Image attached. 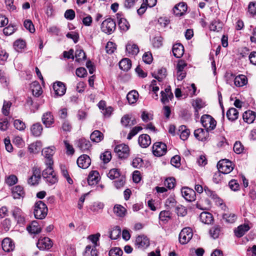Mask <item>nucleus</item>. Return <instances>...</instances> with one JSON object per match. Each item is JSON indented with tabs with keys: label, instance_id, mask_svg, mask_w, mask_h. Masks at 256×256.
<instances>
[{
	"label": "nucleus",
	"instance_id": "6e6d98bb",
	"mask_svg": "<svg viewBox=\"0 0 256 256\" xmlns=\"http://www.w3.org/2000/svg\"><path fill=\"white\" fill-rule=\"evenodd\" d=\"M108 176L111 180H114L120 177V173L118 169L112 168L108 174Z\"/></svg>",
	"mask_w": 256,
	"mask_h": 256
},
{
	"label": "nucleus",
	"instance_id": "a19ab883",
	"mask_svg": "<svg viewBox=\"0 0 256 256\" xmlns=\"http://www.w3.org/2000/svg\"><path fill=\"white\" fill-rule=\"evenodd\" d=\"M179 131L180 132V138L183 140L188 139L190 134V130L187 128L184 125L180 126L179 127Z\"/></svg>",
	"mask_w": 256,
	"mask_h": 256
},
{
	"label": "nucleus",
	"instance_id": "f8f14e48",
	"mask_svg": "<svg viewBox=\"0 0 256 256\" xmlns=\"http://www.w3.org/2000/svg\"><path fill=\"white\" fill-rule=\"evenodd\" d=\"M182 194L188 202H193L196 200V192L188 188H183L181 190Z\"/></svg>",
	"mask_w": 256,
	"mask_h": 256
},
{
	"label": "nucleus",
	"instance_id": "680f3d73",
	"mask_svg": "<svg viewBox=\"0 0 256 256\" xmlns=\"http://www.w3.org/2000/svg\"><path fill=\"white\" fill-rule=\"evenodd\" d=\"M12 106V102H7L6 100H4V104L2 108V112L3 114L6 116H8L9 114V110Z\"/></svg>",
	"mask_w": 256,
	"mask_h": 256
},
{
	"label": "nucleus",
	"instance_id": "412c9836",
	"mask_svg": "<svg viewBox=\"0 0 256 256\" xmlns=\"http://www.w3.org/2000/svg\"><path fill=\"white\" fill-rule=\"evenodd\" d=\"M138 142L142 147L146 148L150 144L151 139L148 134H142L139 136Z\"/></svg>",
	"mask_w": 256,
	"mask_h": 256
},
{
	"label": "nucleus",
	"instance_id": "5701e85b",
	"mask_svg": "<svg viewBox=\"0 0 256 256\" xmlns=\"http://www.w3.org/2000/svg\"><path fill=\"white\" fill-rule=\"evenodd\" d=\"M99 173L96 170L92 171L88 178V182L89 185H94L96 184L99 180Z\"/></svg>",
	"mask_w": 256,
	"mask_h": 256
},
{
	"label": "nucleus",
	"instance_id": "6ab92c4d",
	"mask_svg": "<svg viewBox=\"0 0 256 256\" xmlns=\"http://www.w3.org/2000/svg\"><path fill=\"white\" fill-rule=\"evenodd\" d=\"M12 196L14 199L23 198L25 196V192L23 188L20 186H16L12 188Z\"/></svg>",
	"mask_w": 256,
	"mask_h": 256
},
{
	"label": "nucleus",
	"instance_id": "473e14b6",
	"mask_svg": "<svg viewBox=\"0 0 256 256\" xmlns=\"http://www.w3.org/2000/svg\"><path fill=\"white\" fill-rule=\"evenodd\" d=\"M226 116L228 120L232 122L234 121L238 117V112L235 108H230L226 112Z\"/></svg>",
	"mask_w": 256,
	"mask_h": 256
},
{
	"label": "nucleus",
	"instance_id": "7c9ffc66",
	"mask_svg": "<svg viewBox=\"0 0 256 256\" xmlns=\"http://www.w3.org/2000/svg\"><path fill=\"white\" fill-rule=\"evenodd\" d=\"M242 116L244 122L248 124H251L256 118V114L253 111L249 110L244 112Z\"/></svg>",
	"mask_w": 256,
	"mask_h": 256
},
{
	"label": "nucleus",
	"instance_id": "e433bc0d",
	"mask_svg": "<svg viewBox=\"0 0 256 256\" xmlns=\"http://www.w3.org/2000/svg\"><path fill=\"white\" fill-rule=\"evenodd\" d=\"M54 147H48L42 150V154L46 158V162H48V160H52V157L54 154Z\"/></svg>",
	"mask_w": 256,
	"mask_h": 256
},
{
	"label": "nucleus",
	"instance_id": "79ce46f5",
	"mask_svg": "<svg viewBox=\"0 0 256 256\" xmlns=\"http://www.w3.org/2000/svg\"><path fill=\"white\" fill-rule=\"evenodd\" d=\"M113 210L114 212L119 217L124 216L126 212V209L124 206L118 204L114 206Z\"/></svg>",
	"mask_w": 256,
	"mask_h": 256
},
{
	"label": "nucleus",
	"instance_id": "393cba45",
	"mask_svg": "<svg viewBox=\"0 0 256 256\" xmlns=\"http://www.w3.org/2000/svg\"><path fill=\"white\" fill-rule=\"evenodd\" d=\"M250 228L248 224H244L238 226L236 230H234L235 235L240 238L245 233L250 230Z\"/></svg>",
	"mask_w": 256,
	"mask_h": 256
},
{
	"label": "nucleus",
	"instance_id": "6e6552de",
	"mask_svg": "<svg viewBox=\"0 0 256 256\" xmlns=\"http://www.w3.org/2000/svg\"><path fill=\"white\" fill-rule=\"evenodd\" d=\"M14 219L20 224H23L25 222V214L22 210L18 207L14 206L11 210Z\"/></svg>",
	"mask_w": 256,
	"mask_h": 256
},
{
	"label": "nucleus",
	"instance_id": "39448f33",
	"mask_svg": "<svg viewBox=\"0 0 256 256\" xmlns=\"http://www.w3.org/2000/svg\"><path fill=\"white\" fill-rule=\"evenodd\" d=\"M116 22L112 18H108L105 20L101 24V30L104 32L110 34H112L116 29Z\"/></svg>",
	"mask_w": 256,
	"mask_h": 256
},
{
	"label": "nucleus",
	"instance_id": "4d7b16f0",
	"mask_svg": "<svg viewBox=\"0 0 256 256\" xmlns=\"http://www.w3.org/2000/svg\"><path fill=\"white\" fill-rule=\"evenodd\" d=\"M14 46L16 51H19L20 50L24 48L26 46V42L23 40H18L14 42Z\"/></svg>",
	"mask_w": 256,
	"mask_h": 256
},
{
	"label": "nucleus",
	"instance_id": "a18cd8bd",
	"mask_svg": "<svg viewBox=\"0 0 256 256\" xmlns=\"http://www.w3.org/2000/svg\"><path fill=\"white\" fill-rule=\"evenodd\" d=\"M222 218L228 223H234L235 222L237 218V216L232 213H226L223 214Z\"/></svg>",
	"mask_w": 256,
	"mask_h": 256
},
{
	"label": "nucleus",
	"instance_id": "864d4df0",
	"mask_svg": "<svg viewBox=\"0 0 256 256\" xmlns=\"http://www.w3.org/2000/svg\"><path fill=\"white\" fill-rule=\"evenodd\" d=\"M5 182L8 185L12 186L18 182V178L15 175L11 174L6 178Z\"/></svg>",
	"mask_w": 256,
	"mask_h": 256
},
{
	"label": "nucleus",
	"instance_id": "37998d69",
	"mask_svg": "<svg viewBox=\"0 0 256 256\" xmlns=\"http://www.w3.org/2000/svg\"><path fill=\"white\" fill-rule=\"evenodd\" d=\"M166 68H161L158 70L157 74L154 73L152 74V76L157 79L159 82H161L166 77Z\"/></svg>",
	"mask_w": 256,
	"mask_h": 256
},
{
	"label": "nucleus",
	"instance_id": "aec40b11",
	"mask_svg": "<svg viewBox=\"0 0 256 256\" xmlns=\"http://www.w3.org/2000/svg\"><path fill=\"white\" fill-rule=\"evenodd\" d=\"M172 52L176 58H181L184 53L183 46L180 43L174 44L172 47Z\"/></svg>",
	"mask_w": 256,
	"mask_h": 256
},
{
	"label": "nucleus",
	"instance_id": "7ed1b4c3",
	"mask_svg": "<svg viewBox=\"0 0 256 256\" xmlns=\"http://www.w3.org/2000/svg\"><path fill=\"white\" fill-rule=\"evenodd\" d=\"M202 126L208 130H214L216 126V122L210 115L204 114L200 119Z\"/></svg>",
	"mask_w": 256,
	"mask_h": 256
},
{
	"label": "nucleus",
	"instance_id": "2f4dec72",
	"mask_svg": "<svg viewBox=\"0 0 256 256\" xmlns=\"http://www.w3.org/2000/svg\"><path fill=\"white\" fill-rule=\"evenodd\" d=\"M234 83L236 86H242L248 83L247 78L243 74L239 75L235 78Z\"/></svg>",
	"mask_w": 256,
	"mask_h": 256
},
{
	"label": "nucleus",
	"instance_id": "a211bd4d",
	"mask_svg": "<svg viewBox=\"0 0 256 256\" xmlns=\"http://www.w3.org/2000/svg\"><path fill=\"white\" fill-rule=\"evenodd\" d=\"M53 89L55 94L58 96H63L66 91V88L64 83L61 82H56L53 84Z\"/></svg>",
	"mask_w": 256,
	"mask_h": 256
},
{
	"label": "nucleus",
	"instance_id": "603ef678",
	"mask_svg": "<svg viewBox=\"0 0 256 256\" xmlns=\"http://www.w3.org/2000/svg\"><path fill=\"white\" fill-rule=\"evenodd\" d=\"M118 26L120 30L126 31L128 30L130 24L124 18H121L118 22Z\"/></svg>",
	"mask_w": 256,
	"mask_h": 256
},
{
	"label": "nucleus",
	"instance_id": "774afa93",
	"mask_svg": "<svg viewBox=\"0 0 256 256\" xmlns=\"http://www.w3.org/2000/svg\"><path fill=\"white\" fill-rule=\"evenodd\" d=\"M142 129L141 126H135L132 128V129L130 131V133L128 134L127 138L128 140H130L132 138L136 135Z\"/></svg>",
	"mask_w": 256,
	"mask_h": 256
},
{
	"label": "nucleus",
	"instance_id": "0eeeda50",
	"mask_svg": "<svg viewBox=\"0 0 256 256\" xmlns=\"http://www.w3.org/2000/svg\"><path fill=\"white\" fill-rule=\"evenodd\" d=\"M167 152L166 145L162 142H156L152 146V152L155 156H161Z\"/></svg>",
	"mask_w": 256,
	"mask_h": 256
},
{
	"label": "nucleus",
	"instance_id": "72a5a7b5",
	"mask_svg": "<svg viewBox=\"0 0 256 256\" xmlns=\"http://www.w3.org/2000/svg\"><path fill=\"white\" fill-rule=\"evenodd\" d=\"M92 141L96 142H99L104 139V134L100 130H95L90 136Z\"/></svg>",
	"mask_w": 256,
	"mask_h": 256
},
{
	"label": "nucleus",
	"instance_id": "1a4fd4ad",
	"mask_svg": "<svg viewBox=\"0 0 256 256\" xmlns=\"http://www.w3.org/2000/svg\"><path fill=\"white\" fill-rule=\"evenodd\" d=\"M52 242L50 238L44 237L38 240L36 246L40 250H45L50 249L52 247Z\"/></svg>",
	"mask_w": 256,
	"mask_h": 256
},
{
	"label": "nucleus",
	"instance_id": "49530a36",
	"mask_svg": "<svg viewBox=\"0 0 256 256\" xmlns=\"http://www.w3.org/2000/svg\"><path fill=\"white\" fill-rule=\"evenodd\" d=\"M120 233L121 230L120 227L118 226H116L114 227L111 230L110 234V238L112 240H116L120 236Z\"/></svg>",
	"mask_w": 256,
	"mask_h": 256
},
{
	"label": "nucleus",
	"instance_id": "4468645a",
	"mask_svg": "<svg viewBox=\"0 0 256 256\" xmlns=\"http://www.w3.org/2000/svg\"><path fill=\"white\" fill-rule=\"evenodd\" d=\"M207 130L202 128H198L194 130V136L195 138L199 140L205 141L209 138V132Z\"/></svg>",
	"mask_w": 256,
	"mask_h": 256
},
{
	"label": "nucleus",
	"instance_id": "5fc2aeb1",
	"mask_svg": "<svg viewBox=\"0 0 256 256\" xmlns=\"http://www.w3.org/2000/svg\"><path fill=\"white\" fill-rule=\"evenodd\" d=\"M163 38L160 36H155L152 40L154 47L159 48L162 45Z\"/></svg>",
	"mask_w": 256,
	"mask_h": 256
},
{
	"label": "nucleus",
	"instance_id": "c03bdc74",
	"mask_svg": "<svg viewBox=\"0 0 256 256\" xmlns=\"http://www.w3.org/2000/svg\"><path fill=\"white\" fill-rule=\"evenodd\" d=\"M222 28V24L219 21L216 20H212L210 25V30L214 32H218Z\"/></svg>",
	"mask_w": 256,
	"mask_h": 256
},
{
	"label": "nucleus",
	"instance_id": "dca6fc26",
	"mask_svg": "<svg viewBox=\"0 0 256 256\" xmlns=\"http://www.w3.org/2000/svg\"><path fill=\"white\" fill-rule=\"evenodd\" d=\"M2 246L4 252H8L14 250V244L12 239L6 238L2 241Z\"/></svg>",
	"mask_w": 256,
	"mask_h": 256
},
{
	"label": "nucleus",
	"instance_id": "f3484780",
	"mask_svg": "<svg viewBox=\"0 0 256 256\" xmlns=\"http://www.w3.org/2000/svg\"><path fill=\"white\" fill-rule=\"evenodd\" d=\"M187 10V5L184 2H180L176 5L173 9L174 13L176 16L184 15Z\"/></svg>",
	"mask_w": 256,
	"mask_h": 256
},
{
	"label": "nucleus",
	"instance_id": "0e129e2a",
	"mask_svg": "<svg viewBox=\"0 0 256 256\" xmlns=\"http://www.w3.org/2000/svg\"><path fill=\"white\" fill-rule=\"evenodd\" d=\"M132 118V116L129 114H126L123 116L121 118V124L122 125L125 127H128V126H130V120Z\"/></svg>",
	"mask_w": 256,
	"mask_h": 256
},
{
	"label": "nucleus",
	"instance_id": "de8ad7c7",
	"mask_svg": "<svg viewBox=\"0 0 256 256\" xmlns=\"http://www.w3.org/2000/svg\"><path fill=\"white\" fill-rule=\"evenodd\" d=\"M220 232V228L216 225L212 227L210 230V234L212 238L215 239L218 237Z\"/></svg>",
	"mask_w": 256,
	"mask_h": 256
},
{
	"label": "nucleus",
	"instance_id": "ea45409f",
	"mask_svg": "<svg viewBox=\"0 0 256 256\" xmlns=\"http://www.w3.org/2000/svg\"><path fill=\"white\" fill-rule=\"evenodd\" d=\"M42 148V143L40 141H36L31 144L28 147L29 150L30 152L37 153Z\"/></svg>",
	"mask_w": 256,
	"mask_h": 256
},
{
	"label": "nucleus",
	"instance_id": "4c0bfd02",
	"mask_svg": "<svg viewBox=\"0 0 256 256\" xmlns=\"http://www.w3.org/2000/svg\"><path fill=\"white\" fill-rule=\"evenodd\" d=\"M138 97V94L136 90H134L129 92L126 96V98L130 104H133L135 103L136 102Z\"/></svg>",
	"mask_w": 256,
	"mask_h": 256
},
{
	"label": "nucleus",
	"instance_id": "bf43d9fd",
	"mask_svg": "<svg viewBox=\"0 0 256 256\" xmlns=\"http://www.w3.org/2000/svg\"><path fill=\"white\" fill-rule=\"evenodd\" d=\"M176 212L178 216H184L187 214L186 208L182 205H178L176 208Z\"/></svg>",
	"mask_w": 256,
	"mask_h": 256
},
{
	"label": "nucleus",
	"instance_id": "f257e3e1",
	"mask_svg": "<svg viewBox=\"0 0 256 256\" xmlns=\"http://www.w3.org/2000/svg\"><path fill=\"white\" fill-rule=\"evenodd\" d=\"M48 208L46 205L42 201L36 202L34 205V214L36 219L42 220L48 214Z\"/></svg>",
	"mask_w": 256,
	"mask_h": 256
},
{
	"label": "nucleus",
	"instance_id": "a878e982",
	"mask_svg": "<svg viewBox=\"0 0 256 256\" xmlns=\"http://www.w3.org/2000/svg\"><path fill=\"white\" fill-rule=\"evenodd\" d=\"M204 190L208 196L214 200L218 204H222V200L218 197L215 192L212 190L207 186H204Z\"/></svg>",
	"mask_w": 256,
	"mask_h": 256
},
{
	"label": "nucleus",
	"instance_id": "20e7f679",
	"mask_svg": "<svg viewBox=\"0 0 256 256\" xmlns=\"http://www.w3.org/2000/svg\"><path fill=\"white\" fill-rule=\"evenodd\" d=\"M217 167L218 170L222 174H229L234 169L232 162L226 159L220 160L217 164Z\"/></svg>",
	"mask_w": 256,
	"mask_h": 256
},
{
	"label": "nucleus",
	"instance_id": "c85d7f7f",
	"mask_svg": "<svg viewBox=\"0 0 256 256\" xmlns=\"http://www.w3.org/2000/svg\"><path fill=\"white\" fill-rule=\"evenodd\" d=\"M126 51L129 54L136 56L139 52V48L136 44L128 42L126 46Z\"/></svg>",
	"mask_w": 256,
	"mask_h": 256
},
{
	"label": "nucleus",
	"instance_id": "c756f323",
	"mask_svg": "<svg viewBox=\"0 0 256 256\" xmlns=\"http://www.w3.org/2000/svg\"><path fill=\"white\" fill-rule=\"evenodd\" d=\"M78 146L82 152H84L89 149L91 144L89 140L85 138H80L78 142Z\"/></svg>",
	"mask_w": 256,
	"mask_h": 256
},
{
	"label": "nucleus",
	"instance_id": "ddd939ff",
	"mask_svg": "<svg viewBox=\"0 0 256 256\" xmlns=\"http://www.w3.org/2000/svg\"><path fill=\"white\" fill-rule=\"evenodd\" d=\"M91 163V160L87 154H82L80 156L77 160V164L78 166L82 168H88Z\"/></svg>",
	"mask_w": 256,
	"mask_h": 256
},
{
	"label": "nucleus",
	"instance_id": "052dcab7",
	"mask_svg": "<svg viewBox=\"0 0 256 256\" xmlns=\"http://www.w3.org/2000/svg\"><path fill=\"white\" fill-rule=\"evenodd\" d=\"M100 159L104 164L108 163L112 158L111 152L110 151H106L100 155Z\"/></svg>",
	"mask_w": 256,
	"mask_h": 256
},
{
	"label": "nucleus",
	"instance_id": "69168bd1",
	"mask_svg": "<svg viewBox=\"0 0 256 256\" xmlns=\"http://www.w3.org/2000/svg\"><path fill=\"white\" fill-rule=\"evenodd\" d=\"M15 128L19 130H24L26 128L24 122L20 120H16L14 123Z\"/></svg>",
	"mask_w": 256,
	"mask_h": 256
},
{
	"label": "nucleus",
	"instance_id": "9b49d317",
	"mask_svg": "<svg viewBox=\"0 0 256 256\" xmlns=\"http://www.w3.org/2000/svg\"><path fill=\"white\" fill-rule=\"evenodd\" d=\"M135 245L138 248H146L150 245L149 239L144 235L138 236L136 238Z\"/></svg>",
	"mask_w": 256,
	"mask_h": 256
},
{
	"label": "nucleus",
	"instance_id": "2eb2a0df",
	"mask_svg": "<svg viewBox=\"0 0 256 256\" xmlns=\"http://www.w3.org/2000/svg\"><path fill=\"white\" fill-rule=\"evenodd\" d=\"M42 120L46 128L50 127L54 122V116L50 112H46L43 114Z\"/></svg>",
	"mask_w": 256,
	"mask_h": 256
},
{
	"label": "nucleus",
	"instance_id": "8fccbe9b",
	"mask_svg": "<svg viewBox=\"0 0 256 256\" xmlns=\"http://www.w3.org/2000/svg\"><path fill=\"white\" fill-rule=\"evenodd\" d=\"M104 204L100 202H94L90 207V210L94 212H98L104 208Z\"/></svg>",
	"mask_w": 256,
	"mask_h": 256
},
{
	"label": "nucleus",
	"instance_id": "b1692460",
	"mask_svg": "<svg viewBox=\"0 0 256 256\" xmlns=\"http://www.w3.org/2000/svg\"><path fill=\"white\" fill-rule=\"evenodd\" d=\"M30 88L32 94L38 97L42 94V89L40 85L38 82H34L30 84Z\"/></svg>",
	"mask_w": 256,
	"mask_h": 256
},
{
	"label": "nucleus",
	"instance_id": "f03ea898",
	"mask_svg": "<svg viewBox=\"0 0 256 256\" xmlns=\"http://www.w3.org/2000/svg\"><path fill=\"white\" fill-rule=\"evenodd\" d=\"M130 148L126 144H122L116 146L114 152L120 159H126L130 156Z\"/></svg>",
	"mask_w": 256,
	"mask_h": 256
},
{
	"label": "nucleus",
	"instance_id": "338daca9",
	"mask_svg": "<svg viewBox=\"0 0 256 256\" xmlns=\"http://www.w3.org/2000/svg\"><path fill=\"white\" fill-rule=\"evenodd\" d=\"M233 148L234 152L238 154L242 153L244 150V148L240 142H236Z\"/></svg>",
	"mask_w": 256,
	"mask_h": 256
},
{
	"label": "nucleus",
	"instance_id": "f704fd0d",
	"mask_svg": "<svg viewBox=\"0 0 256 256\" xmlns=\"http://www.w3.org/2000/svg\"><path fill=\"white\" fill-rule=\"evenodd\" d=\"M200 220L206 224H209L213 220L212 216L208 212H204L200 214Z\"/></svg>",
	"mask_w": 256,
	"mask_h": 256
},
{
	"label": "nucleus",
	"instance_id": "e2e57ef3",
	"mask_svg": "<svg viewBox=\"0 0 256 256\" xmlns=\"http://www.w3.org/2000/svg\"><path fill=\"white\" fill-rule=\"evenodd\" d=\"M122 250L118 247L112 248L109 252L110 256H122Z\"/></svg>",
	"mask_w": 256,
	"mask_h": 256
},
{
	"label": "nucleus",
	"instance_id": "9d476101",
	"mask_svg": "<svg viewBox=\"0 0 256 256\" xmlns=\"http://www.w3.org/2000/svg\"><path fill=\"white\" fill-rule=\"evenodd\" d=\"M186 64L182 60H179L176 65V76L178 80H182L186 76V72L184 68Z\"/></svg>",
	"mask_w": 256,
	"mask_h": 256
},
{
	"label": "nucleus",
	"instance_id": "09e8293b",
	"mask_svg": "<svg viewBox=\"0 0 256 256\" xmlns=\"http://www.w3.org/2000/svg\"><path fill=\"white\" fill-rule=\"evenodd\" d=\"M192 106L195 109V112L198 113V110L204 106V103L200 98H196L192 103Z\"/></svg>",
	"mask_w": 256,
	"mask_h": 256
},
{
	"label": "nucleus",
	"instance_id": "cd10ccee",
	"mask_svg": "<svg viewBox=\"0 0 256 256\" xmlns=\"http://www.w3.org/2000/svg\"><path fill=\"white\" fill-rule=\"evenodd\" d=\"M26 229L31 234H38L41 232V228L36 220L32 221L31 224L27 226Z\"/></svg>",
	"mask_w": 256,
	"mask_h": 256
},
{
	"label": "nucleus",
	"instance_id": "c9c22d12",
	"mask_svg": "<svg viewBox=\"0 0 256 256\" xmlns=\"http://www.w3.org/2000/svg\"><path fill=\"white\" fill-rule=\"evenodd\" d=\"M119 66L124 71L128 70L132 66L130 60L127 58L122 60L119 62Z\"/></svg>",
	"mask_w": 256,
	"mask_h": 256
},
{
	"label": "nucleus",
	"instance_id": "58836bf2",
	"mask_svg": "<svg viewBox=\"0 0 256 256\" xmlns=\"http://www.w3.org/2000/svg\"><path fill=\"white\" fill-rule=\"evenodd\" d=\"M83 256H98V251L95 247L88 245L86 247Z\"/></svg>",
	"mask_w": 256,
	"mask_h": 256
},
{
	"label": "nucleus",
	"instance_id": "4be33fe9",
	"mask_svg": "<svg viewBox=\"0 0 256 256\" xmlns=\"http://www.w3.org/2000/svg\"><path fill=\"white\" fill-rule=\"evenodd\" d=\"M45 163L47 165V167L42 172V176L44 178L55 173L52 166L53 164L52 160H48V162H46Z\"/></svg>",
	"mask_w": 256,
	"mask_h": 256
},
{
	"label": "nucleus",
	"instance_id": "3c124183",
	"mask_svg": "<svg viewBox=\"0 0 256 256\" xmlns=\"http://www.w3.org/2000/svg\"><path fill=\"white\" fill-rule=\"evenodd\" d=\"M75 57L76 58V61L78 62H80L82 60H85L86 59V54L84 50L81 49L77 50L76 51Z\"/></svg>",
	"mask_w": 256,
	"mask_h": 256
},
{
	"label": "nucleus",
	"instance_id": "13d9d810",
	"mask_svg": "<svg viewBox=\"0 0 256 256\" xmlns=\"http://www.w3.org/2000/svg\"><path fill=\"white\" fill-rule=\"evenodd\" d=\"M106 52L108 54H112L116 50V45L112 42H108L106 46Z\"/></svg>",
	"mask_w": 256,
	"mask_h": 256
},
{
	"label": "nucleus",
	"instance_id": "bb28decb",
	"mask_svg": "<svg viewBox=\"0 0 256 256\" xmlns=\"http://www.w3.org/2000/svg\"><path fill=\"white\" fill-rule=\"evenodd\" d=\"M42 126L39 122L34 124L30 128L32 134L34 136H40L42 133Z\"/></svg>",
	"mask_w": 256,
	"mask_h": 256
},
{
	"label": "nucleus",
	"instance_id": "423d86ee",
	"mask_svg": "<svg viewBox=\"0 0 256 256\" xmlns=\"http://www.w3.org/2000/svg\"><path fill=\"white\" fill-rule=\"evenodd\" d=\"M192 230L188 227L184 228L179 234V242L181 244H187L192 238Z\"/></svg>",
	"mask_w": 256,
	"mask_h": 256
}]
</instances>
